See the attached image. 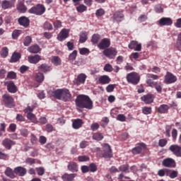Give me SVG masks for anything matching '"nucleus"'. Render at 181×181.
I'll return each instance as SVG.
<instances>
[{
	"label": "nucleus",
	"mask_w": 181,
	"mask_h": 181,
	"mask_svg": "<svg viewBox=\"0 0 181 181\" xmlns=\"http://www.w3.org/2000/svg\"><path fill=\"white\" fill-rule=\"evenodd\" d=\"M76 105L78 108H86V110H93V100L86 95H79L76 100Z\"/></svg>",
	"instance_id": "obj_1"
},
{
	"label": "nucleus",
	"mask_w": 181,
	"mask_h": 181,
	"mask_svg": "<svg viewBox=\"0 0 181 181\" xmlns=\"http://www.w3.org/2000/svg\"><path fill=\"white\" fill-rule=\"evenodd\" d=\"M54 97L57 100H62V101H71V93L69 89H57L54 92Z\"/></svg>",
	"instance_id": "obj_2"
},
{
	"label": "nucleus",
	"mask_w": 181,
	"mask_h": 181,
	"mask_svg": "<svg viewBox=\"0 0 181 181\" xmlns=\"http://www.w3.org/2000/svg\"><path fill=\"white\" fill-rule=\"evenodd\" d=\"M126 78L127 83L133 84V86H136V84H139V81H141V76H139V74L136 72H131L128 74Z\"/></svg>",
	"instance_id": "obj_3"
},
{
	"label": "nucleus",
	"mask_w": 181,
	"mask_h": 181,
	"mask_svg": "<svg viewBox=\"0 0 181 181\" xmlns=\"http://www.w3.org/2000/svg\"><path fill=\"white\" fill-rule=\"evenodd\" d=\"M103 153L99 154L100 158H105V159H110L112 158V150L111 146L108 144H104L103 146Z\"/></svg>",
	"instance_id": "obj_4"
},
{
	"label": "nucleus",
	"mask_w": 181,
	"mask_h": 181,
	"mask_svg": "<svg viewBox=\"0 0 181 181\" xmlns=\"http://www.w3.org/2000/svg\"><path fill=\"white\" fill-rule=\"evenodd\" d=\"M29 13H33L34 15H43L46 12V7L43 4H37L35 6L32 7L28 11Z\"/></svg>",
	"instance_id": "obj_5"
},
{
	"label": "nucleus",
	"mask_w": 181,
	"mask_h": 181,
	"mask_svg": "<svg viewBox=\"0 0 181 181\" xmlns=\"http://www.w3.org/2000/svg\"><path fill=\"white\" fill-rule=\"evenodd\" d=\"M146 84H148L149 87H152V88H156L158 94L162 93V88L163 87L162 82L153 81L152 79H148L146 81Z\"/></svg>",
	"instance_id": "obj_6"
},
{
	"label": "nucleus",
	"mask_w": 181,
	"mask_h": 181,
	"mask_svg": "<svg viewBox=\"0 0 181 181\" xmlns=\"http://www.w3.org/2000/svg\"><path fill=\"white\" fill-rule=\"evenodd\" d=\"M2 98L5 107L8 108H13V107H15V100L12 96L8 94H4Z\"/></svg>",
	"instance_id": "obj_7"
},
{
	"label": "nucleus",
	"mask_w": 181,
	"mask_h": 181,
	"mask_svg": "<svg viewBox=\"0 0 181 181\" xmlns=\"http://www.w3.org/2000/svg\"><path fill=\"white\" fill-rule=\"evenodd\" d=\"M103 53L104 56L108 59H115V56H117L118 51H117L115 48H106Z\"/></svg>",
	"instance_id": "obj_8"
},
{
	"label": "nucleus",
	"mask_w": 181,
	"mask_h": 181,
	"mask_svg": "<svg viewBox=\"0 0 181 181\" xmlns=\"http://www.w3.org/2000/svg\"><path fill=\"white\" fill-rule=\"evenodd\" d=\"M146 149V144L144 143L137 144L136 146L132 149L133 155H139L143 151Z\"/></svg>",
	"instance_id": "obj_9"
},
{
	"label": "nucleus",
	"mask_w": 181,
	"mask_h": 181,
	"mask_svg": "<svg viewBox=\"0 0 181 181\" xmlns=\"http://www.w3.org/2000/svg\"><path fill=\"white\" fill-rule=\"evenodd\" d=\"M177 81V77L170 72H167L165 76L164 82L165 84H173V83H176Z\"/></svg>",
	"instance_id": "obj_10"
},
{
	"label": "nucleus",
	"mask_w": 181,
	"mask_h": 181,
	"mask_svg": "<svg viewBox=\"0 0 181 181\" xmlns=\"http://www.w3.org/2000/svg\"><path fill=\"white\" fill-rule=\"evenodd\" d=\"M169 151L177 156V158H181V146L177 144H173L169 147Z\"/></svg>",
	"instance_id": "obj_11"
},
{
	"label": "nucleus",
	"mask_w": 181,
	"mask_h": 181,
	"mask_svg": "<svg viewBox=\"0 0 181 181\" xmlns=\"http://www.w3.org/2000/svg\"><path fill=\"white\" fill-rule=\"evenodd\" d=\"M162 165L165 168H176V161L172 158H167L163 160Z\"/></svg>",
	"instance_id": "obj_12"
},
{
	"label": "nucleus",
	"mask_w": 181,
	"mask_h": 181,
	"mask_svg": "<svg viewBox=\"0 0 181 181\" xmlns=\"http://www.w3.org/2000/svg\"><path fill=\"white\" fill-rule=\"evenodd\" d=\"M111 46V41L108 38H103L100 43L98 44V47L100 50H104V49H108Z\"/></svg>",
	"instance_id": "obj_13"
},
{
	"label": "nucleus",
	"mask_w": 181,
	"mask_h": 181,
	"mask_svg": "<svg viewBox=\"0 0 181 181\" xmlns=\"http://www.w3.org/2000/svg\"><path fill=\"white\" fill-rule=\"evenodd\" d=\"M173 23L172 18L168 17H163L158 21L159 26H170Z\"/></svg>",
	"instance_id": "obj_14"
},
{
	"label": "nucleus",
	"mask_w": 181,
	"mask_h": 181,
	"mask_svg": "<svg viewBox=\"0 0 181 181\" xmlns=\"http://www.w3.org/2000/svg\"><path fill=\"white\" fill-rule=\"evenodd\" d=\"M129 49H132L135 52H141V50H142V44H139L138 41H132L129 44Z\"/></svg>",
	"instance_id": "obj_15"
},
{
	"label": "nucleus",
	"mask_w": 181,
	"mask_h": 181,
	"mask_svg": "<svg viewBox=\"0 0 181 181\" xmlns=\"http://www.w3.org/2000/svg\"><path fill=\"white\" fill-rule=\"evenodd\" d=\"M87 78V75L86 74H80L77 78L74 81V83L76 86H80V84H84Z\"/></svg>",
	"instance_id": "obj_16"
},
{
	"label": "nucleus",
	"mask_w": 181,
	"mask_h": 181,
	"mask_svg": "<svg viewBox=\"0 0 181 181\" xmlns=\"http://www.w3.org/2000/svg\"><path fill=\"white\" fill-rule=\"evenodd\" d=\"M69 37V30L66 28H63L59 34L57 35V40L59 42H63V40H66Z\"/></svg>",
	"instance_id": "obj_17"
},
{
	"label": "nucleus",
	"mask_w": 181,
	"mask_h": 181,
	"mask_svg": "<svg viewBox=\"0 0 181 181\" xmlns=\"http://www.w3.org/2000/svg\"><path fill=\"white\" fill-rule=\"evenodd\" d=\"M15 141H12L10 139H4L2 141V145L3 146H4V148L6 149H8V151H11V149H12V146H13V145H15Z\"/></svg>",
	"instance_id": "obj_18"
},
{
	"label": "nucleus",
	"mask_w": 181,
	"mask_h": 181,
	"mask_svg": "<svg viewBox=\"0 0 181 181\" xmlns=\"http://www.w3.org/2000/svg\"><path fill=\"white\" fill-rule=\"evenodd\" d=\"M18 22L21 26H23L24 28H29V25H30V21L28 17L25 16L20 17Z\"/></svg>",
	"instance_id": "obj_19"
},
{
	"label": "nucleus",
	"mask_w": 181,
	"mask_h": 181,
	"mask_svg": "<svg viewBox=\"0 0 181 181\" xmlns=\"http://www.w3.org/2000/svg\"><path fill=\"white\" fill-rule=\"evenodd\" d=\"M153 98H155V97L153 94H147L141 97V101H144L145 104H152V103H153Z\"/></svg>",
	"instance_id": "obj_20"
},
{
	"label": "nucleus",
	"mask_w": 181,
	"mask_h": 181,
	"mask_svg": "<svg viewBox=\"0 0 181 181\" xmlns=\"http://www.w3.org/2000/svg\"><path fill=\"white\" fill-rule=\"evenodd\" d=\"M111 83V78L107 75H103L98 78V83L104 86L105 84H110Z\"/></svg>",
	"instance_id": "obj_21"
},
{
	"label": "nucleus",
	"mask_w": 181,
	"mask_h": 181,
	"mask_svg": "<svg viewBox=\"0 0 181 181\" xmlns=\"http://www.w3.org/2000/svg\"><path fill=\"white\" fill-rule=\"evenodd\" d=\"M40 60H42V57L39 54L28 57V62L32 64H37Z\"/></svg>",
	"instance_id": "obj_22"
},
{
	"label": "nucleus",
	"mask_w": 181,
	"mask_h": 181,
	"mask_svg": "<svg viewBox=\"0 0 181 181\" xmlns=\"http://www.w3.org/2000/svg\"><path fill=\"white\" fill-rule=\"evenodd\" d=\"M83 124H84V122H83V119H76L75 120H74L72 123V127L74 129H80V128L83 127Z\"/></svg>",
	"instance_id": "obj_23"
},
{
	"label": "nucleus",
	"mask_w": 181,
	"mask_h": 181,
	"mask_svg": "<svg viewBox=\"0 0 181 181\" xmlns=\"http://www.w3.org/2000/svg\"><path fill=\"white\" fill-rule=\"evenodd\" d=\"M14 172L18 176H25L26 175L27 170H26V168L19 166V167H16L14 169Z\"/></svg>",
	"instance_id": "obj_24"
},
{
	"label": "nucleus",
	"mask_w": 181,
	"mask_h": 181,
	"mask_svg": "<svg viewBox=\"0 0 181 181\" xmlns=\"http://www.w3.org/2000/svg\"><path fill=\"white\" fill-rule=\"evenodd\" d=\"M178 175L179 172L177 170L168 169L166 171V176H168L170 179H176Z\"/></svg>",
	"instance_id": "obj_25"
},
{
	"label": "nucleus",
	"mask_w": 181,
	"mask_h": 181,
	"mask_svg": "<svg viewBox=\"0 0 181 181\" xmlns=\"http://www.w3.org/2000/svg\"><path fill=\"white\" fill-rule=\"evenodd\" d=\"M169 105L166 104L160 105L158 108V112H159L160 114H168V112H169Z\"/></svg>",
	"instance_id": "obj_26"
},
{
	"label": "nucleus",
	"mask_w": 181,
	"mask_h": 181,
	"mask_svg": "<svg viewBox=\"0 0 181 181\" xmlns=\"http://www.w3.org/2000/svg\"><path fill=\"white\" fill-rule=\"evenodd\" d=\"M113 19L116 21V22H122V19H124V13L122 11H116L113 14Z\"/></svg>",
	"instance_id": "obj_27"
},
{
	"label": "nucleus",
	"mask_w": 181,
	"mask_h": 181,
	"mask_svg": "<svg viewBox=\"0 0 181 181\" xmlns=\"http://www.w3.org/2000/svg\"><path fill=\"white\" fill-rule=\"evenodd\" d=\"M77 176V174H67L65 173L62 176V179L63 181H73L74 180V177Z\"/></svg>",
	"instance_id": "obj_28"
},
{
	"label": "nucleus",
	"mask_w": 181,
	"mask_h": 181,
	"mask_svg": "<svg viewBox=\"0 0 181 181\" xmlns=\"http://www.w3.org/2000/svg\"><path fill=\"white\" fill-rule=\"evenodd\" d=\"M88 39V33L86 31H82L79 35V43H86Z\"/></svg>",
	"instance_id": "obj_29"
},
{
	"label": "nucleus",
	"mask_w": 181,
	"mask_h": 181,
	"mask_svg": "<svg viewBox=\"0 0 181 181\" xmlns=\"http://www.w3.org/2000/svg\"><path fill=\"white\" fill-rule=\"evenodd\" d=\"M37 69L39 71H42V73H47L52 70V68L46 64H42L37 67Z\"/></svg>",
	"instance_id": "obj_30"
},
{
	"label": "nucleus",
	"mask_w": 181,
	"mask_h": 181,
	"mask_svg": "<svg viewBox=\"0 0 181 181\" xmlns=\"http://www.w3.org/2000/svg\"><path fill=\"white\" fill-rule=\"evenodd\" d=\"M6 176L8 177H10V179H15L16 177V175H15V172L12 168H7L4 172Z\"/></svg>",
	"instance_id": "obj_31"
},
{
	"label": "nucleus",
	"mask_w": 181,
	"mask_h": 181,
	"mask_svg": "<svg viewBox=\"0 0 181 181\" xmlns=\"http://www.w3.org/2000/svg\"><path fill=\"white\" fill-rule=\"evenodd\" d=\"M28 51L30 53H34V54L39 53V52H40V47H39V45H34L28 47Z\"/></svg>",
	"instance_id": "obj_32"
},
{
	"label": "nucleus",
	"mask_w": 181,
	"mask_h": 181,
	"mask_svg": "<svg viewBox=\"0 0 181 181\" xmlns=\"http://www.w3.org/2000/svg\"><path fill=\"white\" fill-rule=\"evenodd\" d=\"M21 59V54L19 52H13L10 59V63H16Z\"/></svg>",
	"instance_id": "obj_33"
},
{
	"label": "nucleus",
	"mask_w": 181,
	"mask_h": 181,
	"mask_svg": "<svg viewBox=\"0 0 181 181\" xmlns=\"http://www.w3.org/2000/svg\"><path fill=\"white\" fill-rule=\"evenodd\" d=\"M7 88L9 93H15L18 91V88H16V86L13 82H10L7 86Z\"/></svg>",
	"instance_id": "obj_34"
},
{
	"label": "nucleus",
	"mask_w": 181,
	"mask_h": 181,
	"mask_svg": "<svg viewBox=\"0 0 181 181\" xmlns=\"http://www.w3.org/2000/svg\"><path fill=\"white\" fill-rule=\"evenodd\" d=\"M68 170H70V172H78V166H77V163L71 162L68 165Z\"/></svg>",
	"instance_id": "obj_35"
},
{
	"label": "nucleus",
	"mask_w": 181,
	"mask_h": 181,
	"mask_svg": "<svg viewBox=\"0 0 181 181\" xmlns=\"http://www.w3.org/2000/svg\"><path fill=\"white\" fill-rule=\"evenodd\" d=\"M52 63L54 64V66H60L62 64V59H60L58 56H54L51 59Z\"/></svg>",
	"instance_id": "obj_36"
},
{
	"label": "nucleus",
	"mask_w": 181,
	"mask_h": 181,
	"mask_svg": "<svg viewBox=\"0 0 181 181\" xmlns=\"http://www.w3.org/2000/svg\"><path fill=\"white\" fill-rule=\"evenodd\" d=\"M101 40V35L99 34H93L91 37V42L93 45H98V42Z\"/></svg>",
	"instance_id": "obj_37"
},
{
	"label": "nucleus",
	"mask_w": 181,
	"mask_h": 181,
	"mask_svg": "<svg viewBox=\"0 0 181 181\" xmlns=\"http://www.w3.org/2000/svg\"><path fill=\"white\" fill-rule=\"evenodd\" d=\"M119 172H123V173H129V165L123 164L119 167Z\"/></svg>",
	"instance_id": "obj_38"
},
{
	"label": "nucleus",
	"mask_w": 181,
	"mask_h": 181,
	"mask_svg": "<svg viewBox=\"0 0 181 181\" xmlns=\"http://www.w3.org/2000/svg\"><path fill=\"white\" fill-rule=\"evenodd\" d=\"M92 138L95 141H103L104 139V135L102 133L96 132L93 135Z\"/></svg>",
	"instance_id": "obj_39"
},
{
	"label": "nucleus",
	"mask_w": 181,
	"mask_h": 181,
	"mask_svg": "<svg viewBox=\"0 0 181 181\" xmlns=\"http://www.w3.org/2000/svg\"><path fill=\"white\" fill-rule=\"evenodd\" d=\"M1 8L3 9H9V8H12V2L4 0L2 1Z\"/></svg>",
	"instance_id": "obj_40"
},
{
	"label": "nucleus",
	"mask_w": 181,
	"mask_h": 181,
	"mask_svg": "<svg viewBox=\"0 0 181 181\" xmlns=\"http://www.w3.org/2000/svg\"><path fill=\"white\" fill-rule=\"evenodd\" d=\"M35 80L37 83H42L45 80V75L39 72L35 75Z\"/></svg>",
	"instance_id": "obj_41"
},
{
	"label": "nucleus",
	"mask_w": 181,
	"mask_h": 181,
	"mask_svg": "<svg viewBox=\"0 0 181 181\" xmlns=\"http://www.w3.org/2000/svg\"><path fill=\"white\" fill-rule=\"evenodd\" d=\"M30 43H32V37L31 36H26L23 40V45L25 47L30 46Z\"/></svg>",
	"instance_id": "obj_42"
},
{
	"label": "nucleus",
	"mask_w": 181,
	"mask_h": 181,
	"mask_svg": "<svg viewBox=\"0 0 181 181\" xmlns=\"http://www.w3.org/2000/svg\"><path fill=\"white\" fill-rule=\"evenodd\" d=\"M43 29L45 30H53V25H52V23H49L48 21H46L43 24Z\"/></svg>",
	"instance_id": "obj_43"
},
{
	"label": "nucleus",
	"mask_w": 181,
	"mask_h": 181,
	"mask_svg": "<svg viewBox=\"0 0 181 181\" xmlns=\"http://www.w3.org/2000/svg\"><path fill=\"white\" fill-rule=\"evenodd\" d=\"M9 54V49H8V47H4L2 49H1V56L4 58L5 57H8V54Z\"/></svg>",
	"instance_id": "obj_44"
},
{
	"label": "nucleus",
	"mask_w": 181,
	"mask_h": 181,
	"mask_svg": "<svg viewBox=\"0 0 181 181\" xmlns=\"http://www.w3.org/2000/svg\"><path fill=\"white\" fill-rule=\"evenodd\" d=\"M142 112L144 115H149V114H152V107H144L142 108Z\"/></svg>",
	"instance_id": "obj_45"
},
{
	"label": "nucleus",
	"mask_w": 181,
	"mask_h": 181,
	"mask_svg": "<svg viewBox=\"0 0 181 181\" xmlns=\"http://www.w3.org/2000/svg\"><path fill=\"white\" fill-rule=\"evenodd\" d=\"M76 57H77V50H74L69 56V60L70 62H74L76 60Z\"/></svg>",
	"instance_id": "obj_46"
},
{
	"label": "nucleus",
	"mask_w": 181,
	"mask_h": 181,
	"mask_svg": "<svg viewBox=\"0 0 181 181\" xmlns=\"http://www.w3.org/2000/svg\"><path fill=\"white\" fill-rule=\"evenodd\" d=\"M6 131V124L5 122L0 124V137L4 135V132Z\"/></svg>",
	"instance_id": "obj_47"
},
{
	"label": "nucleus",
	"mask_w": 181,
	"mask_h": 181,
	"mask_svg": "<svg viewBox=\"0 0 181 181\" xmlns=\"http://www.w3.org/2000/svg\"><path fill=\"white\" fill-rule=\"evenodd\" d=\"M7 131L8 132H15V131H16V124H10L8 128L7 129Z\"/></svg>",
	"instance_id": "obj_48"
},
{
	"label": "nucleus",
	"mask_w": 181,
	"mask_h": 181,
	"mask_svg": "<svg viewBox=\"0 0 181 181\" xmlns=\"http://www.w3.org/2000/svg\"><path fill=\"white\" fill-rule=\"evenodd\" d=\"M78 160L79 162H88V160H90V157L87 156H79L78 157Z\"/></svg>",
	"instance_id": "obj_49"
},
{
	"label": "nucleus",
	"mask_w": 181,
	"mask_h": 181,
	"mask_svg": "<svg viewBox=\"0 0 181 181\" xmlns=\"http://www.w3.org/2000/svg\"><path fill=\"white\" fill-rule=\"evenodd\" d=\"M165 145H168V139H161L158 141V146H160V148H164Z\"/></svg>",
	"instance_id": "obj_50"
},
{
	"label": "nucleus",
	"mask_w": 181,
	"mask_h": 181,
	"mask_svg": "<svg viewBox=\"0 0 181 181\" xmlns=\"http://www.w3.org/2000/svg\"><path fill=\"white\" fill-rule=\"evenodd\" d=\"M103 70L105 71H107V73H111V71H112V70H114V69H112V64H106L103 68Z\"/></svg>",
	"instance_id": "obj_51"
},
{
	"label": "nucleus",
	"mask_w": 181,
	"mask_h": 181,
	"mask_svg": "<svg viewBox=\"0 0 181 181\" xmlns=\"http://www.w3.org/2000/svg\"><path fill=\"white\" fill-rule=\"evenodd\" d=\"M117 121H120V122H125L127 121V117L124 114H119L117 117Z\"/></svg>",
	"instance_id": "obj_52"
},
{
	"label": "nucleus",
	"mask_w": 181,
	"mask_h": 181,
	"mask_svg": "<svg viewBox=\"0 0 181 181\" xmlns=\"http://www.w3.org/2000/svg\"><path fill=\"white\" fill-rule=\"evenodd\" d=\"M88 168H89L90 172H92L93 173H94L95 172H97V165H95V163H90Z\"/></svg>",
	"instance_id": "obj_53"
},
{
	"label": "nucleus",
	"mask_w": 181,
	"mask_h": 181,
	"mask_svg": "<svg viewBox=\"0 0 181 181\" xmlns=\"http://www.w3.org/2000/svg\"><path fill=\"white\" fill-rule=\"evenodd\" d=\"M79 53L80 54L85 55V54H90V49L88 48H80L79 49Z\"/></svg>",
	"instance_id": "obj_54"
},
{
	"label": "nucleus",
	"mask_w": 181,
	"mask_h": 181,
	"mask_svg": "<svg viewBox=\"0 0 181 181\" xmlns=\"http://www.w3.org/2000/svg\"><path fill=\"white\" fill-rule=\"evenodd\" d=\"M76 11L80 13H83V12L87 11V7L83 4H81L79 6L76 8Z\"/></svg>",
	"instance_id": "obj_55"
},
{
	"label": "nucleus",
	"mask_w": 181,
	"mask_h": 181,
	"mask_svg": "<svg viewBox=\"0 0 181 181\" xmlns=\"http://www.w3.org/2000/svg\"><path fill=\"white\" fill-rule=\"evenodd\" d=\"M168 170V168L160 169L158 171V175L160 177H163V176H166V171Z\"/></svg>",
	"instance_id": "obj_56"
},
{
	"label": "nucleus",
	"mask_w": 181,
	"mask_h": 181,
	"mask_svg": "<svg viewBox=\"0 0 181 181\" xmlns=\"http://www.w3.org/2000/svg\"><path fill=\"white\" fill-rule=\"evenodd\" d=\"M154 11L156 13H162V12H163V8L160 4H157L154 8Z\"/></svg>",
	"instance_id": "obj_57"
},
{
	"label": "nucleus",
	"mask_w": 181,
	"mask_h": 181,
	"mask_svg": "<svg viewBox=\"0 0 181 181\" xmlns=\"http://www.w3.org/2000/svg\"><path fill=\"white\" fill-rule=\"evenodd\" d=\"M115 88V84H110L106 87L107 93H112Z\"/></svg>",
	"instance_id": "obj_58"
},
{
	"label": "nucleus",
	"mask_w": 181,
	"mask_h": 181,
	"mask_svg": "<svg viewBox=\"0 0 181 181\" xmlns=\"http://www.w3.org/2000/svg\"><path fill=\"white\" fill-rule=\"evenodd\" d=\"M7 78H10L11 80L16 78V73L13 71L8 72L7 74Z\"/></svg>",
	"instance_id": "obj_59"
},
{
	"label": "nucleus",
	"mask_w": 181,
	"mask_h": 181,
	"mask_svg": "<svg viewBox=\"0 0 181 181\" xmlns=\"http://www.w3.org/2000/svg\"><path fill=\"white\" fill-rule=\"evenodd\" d=\"M172 129V126L168 125L165 127V136L170 138V131Z\"/></svg>",
	"instance_id": "obj_60"
},
{
	"label": "nucleus",
	"mask_w": 181,
	"mask_h": 181,
	"mask_svg": "<svg viewBox=\"0 0 181 181\" xmlns=\"http://www.w3.org/2000/svg\"><path fill=\"white\" fill-rule=\"evenodd\" d=\"M103 15H105V11L103 8L98 9L95 12L96 16H103Z\"/></svg>",
	"instance_id": "obj_61"
},
{
	"label": "nucleus",
	"mask_w": 181,
	"mask_h": 181,
	"mask_svg": "<svg viewBox=\"0 0 181 181\" xmlns=\"http://www.w3.org/2000/svg\"><path fill=\"white\" fill-rule=\"evenodd\" d=\"M18 11H20L22 13H25L26 12V7L24 6L23 4H20L18 6Z\"/></svg>",
	"instance_id": "obj_62"
},
{
	"label": "nucleus",
	"mask_w": 181,
	"mask_h": 181,
	"mask_svg": "<svg viewBox=\"0 0 181 181\" xmlns=\"http://www.w3.org/2000/svg\"><path fill=\"white\" fill-rule=\"evenodd\" d=\"M20 35H21V30H16L12 33V37L13 39H17V37H19Z\"/></svg>",
	"instance_id": "obj_63"
},
{
	"label": "nucleus",
	"mask_w": 181,
	"mask_h": 181,
	"mask_svg": "<svg viewBox=\"0 0 181 181\" xmlns=\"http://www.w3.org/2000/svg\"><path fill=\"white\" fill-rule=\"evenodd\" d=\"M53 25L55 28V29H59L62 28V21L57 20L53 23Z\"/></svg>",
	"instance_id": "obj_64"
}]
</instances>
